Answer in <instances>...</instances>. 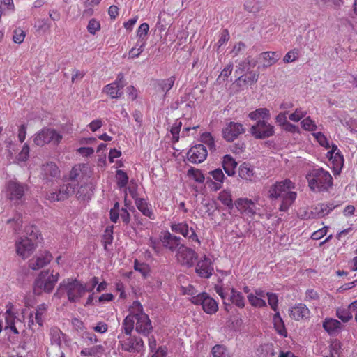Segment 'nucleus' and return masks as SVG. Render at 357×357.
Returning <instances> with one entry per match:
<instances>
[{
    "label": "nucleus",
    "instance_id": "nucleus-22",
    "mask_svg": "<svg viewBox=\"0 0 357 357\" xmlns=\"http://www.w3.org/2000/svg\"><path fill=\"white\" fill-rule=\"evenodd\" d=\"M291 318L296 321L308 319L310 317V311L308 307L303 303H298L289 310Z\"/></svg>",
    "mask_w": 357,
    "mask_h": 357
},
{
    "label": "nucleus",
    "instance_id": "nucleus-40",
    "mask_svg": "<svg viewBox=\"0 0 357 357\" xmlns=\"http://www.w3.org/2000/svg\"><path fill=\"white\" fill-rule=\"evenodd\" d=\"M351 309L344 307H338L336 310V316L344 323L348 322L352 319Z\"/></svg>",
    "mask_w": 357,
    "mask_h": 357
},
{
    "label": "nucleus",
    "instance_id": "nucleus-54",
    "mask_svg": "<svg viewBox=\"0 0 357 357\" xmlns=\"http://www.w3.org/2000/svg\"><path fill=\"white\" fill-rule=\"evenodd\" d=\"M29 146L27 144H24L21 151L16 156V159L20 162H26L29 157Z\"/></svg>",
    "mask_w": 357,
    "mask_h": 357
},
{
    "label": "nucleus",
    "instance_id": "nucleus-34",
    "mask_svg": "<svg viewBox=\"0 0 357 357\" xmlns=\"http://www.w3.org/2000/svg\"><path fill=\"white\" fill-rule=\"evenodd\" d=\"M249 118L252 120H257L261 119L262 120H268L271 117V114L267 108H259L248 115Z\"/></svg>",
    "mask_w": 357,
    "mask_h": 357
},
{
    "label": "nucleus",
    "instance_id": "nucleus-19",
    "mask_svg": "<svg viewBox=\"0 0 357 357\" xmlns=\"http://www.w3.org/2000/svg\"><path fill=\"white\" fill-rule=\"evenodd\" d=\"M332 165L334 174H339L344 165V158L336 145H333L332 149L328 153Z\"/></svg>",
    "mask_w": 357,
    "mask_h": 357
},
{
    "label": "nucleus",
    "instance_id": "nucleus-52",
    "mask_svg": "<svg viewBox=\"0 0 357 357\" xmlns=\"http://www.w3.org/2000/svg\"><path fill=\"white\" fill-rule=\"evenodd\" d=\"M113 226L107 227L105 231V234L103 236V243L105 246V249H107V245H110L113 241Z\"/></svg>",
    "mask_w": 357,
    "mask_h": 357
},
{
    "label": "nucleus",
    "instance_id": "nucleus-27",
    "mask_svg": "<svg viewBox=\"0 0 357 357\" xmlns=\"http://www.w3.org/2000/svg\"><path fill=\"white\" fill-rule=\"evenodd\" d=\"M135 205L138 210L141 211L144 215L149 217L151 220L155 219L151 206L145 199L142 198L136 199Z\"/></svg>",
    "mask_w": 357,
    "mask_h": 357
},
{
    "label": "nucleus",
    "instance_id": "nucleus-20",
    "mask_svg": "<svg viewBox=\"0 0 357 357\" xmlns=\"http://www.w3.org/2000/svg\"><path fill=\"white\" fill-rule=\"evenodd\" d=\"M50 252L45 251L41 252L29 261V267L32 270H38L47 265L52 260Z\"/></svg>",
    "mask_w": 357,
    "mask_h": 357
},
{
    "label": "nucleus",
    "instance_id": "nucleus-23",
    "mask_svg": "<svg viewBox=\"0 0 357 357\" xmlns=\"http://www.w3.org/2000/svg\"><path fill=\"white\" fill-rule=\"evenodd\" d=\"M135 330L138 333L148 336L152 331L153 327L151 320L146 314H141L139 318L135 319Z\"/></svg>",
    "mask_w": 357,
    "mask_h": 357
},
{
    "label": "nucleus",
    "instance_id": "nucleus-45",
    "mask_svg": "<svg viewBox=\"0 0 357 357\" xmlns=\"http://www.w3.org/2000/svg\"><path fill=\"white\" fill-rule=\"evenodd\" d=\"M248 300L254 307H263L266 306V303L264 299L255 296L252 293L248 295Z\"/></svg>",
    "mask_w": 357,
    "mask_h": 357
},
{
    "label": "nucleus",
    "instance_id": "nucleus-14",
    "mask_svg": "<svg viewBox=\"0 0 357 357\" xmlns=\"http://www.w3.org/2000/svg\"><path fill=\"white\" fill-rule=\"evenodd\" d=\"M26 185L15 181H9L6 184V196L12 201L20 200L24 195Z\"/></svg>",
    "mask_w": 357,
    "mask_h": 357
},
{
    "label": "nucleus",
    "instance_id": "nucleus-47",
    "mask_svg": "<svg viewBox=\"0 0 357 357\" xmlns=\"http://www.w3.org/2000/svg\"><path fill=\"white\" fill-rule=\"evenodd\" d=\"M249 204H251V199L248 198H239L234 202V206L241 213H245V209Z\"/></svg>",
    "mask_w": 357,
    "mask_h": 357
},
{
    "label": "nucleus",
    "instance_id": "nucleus-48",
    "mask_svg": "<svg viewBox=\"0 0 357 357\" xmlns=\"http://www.w3.org/2000/svg\"><path fill=\"white\" fill-rule=\"evenodd\" d=\"M245 9L252 13H256L259 11V3L257 0H247L244 4Z\"/></svg>",
    "mask_w": 357,
    "mask_h": 357
},
{
    "label": "nucleus",
    "instance_id": "nucleus-35",
    "mask_svg": "<svg viewBox=\"0 0 357 357\" xmlns=\"http://www.w3.org/2000/svg\"><path fill=\"white\" fill-rule=\"evenodd\" d=\"M273 324L278 333L284 337H287V333L284 324L278 312H277L273 317Z\"/></svg>",
    "mask_w": 357,
    "mask_h": 357
},
{
    "label": "nucleus",
    "instance_id": "nucleus-59",
    "mask_svg": "<svg viewBox=\"0 0 357 357\" xmlns=\"http://www.w3.org/2000/svg\"><path fill=\"white\" fill-rule=\"evenodd\" d=\"M5 314L6 326L4 327V330H7L10 326L15 325V316L11 312L10 309L7 310Z\"/></svg>",
    "mask_w": 357,
    "mask_h": 357
},
{
    "label": "nucleus",
    "instance_id": "nucleus-43",
    "mask_svg": "<svg viewBox=\"0 0 357 357\" xmlns=\"http://www.w3.org/2000/svg\"><path fill=\"white\" fill-rule=\"evenodd\" d=\"M149 30V26L147 23H142L138 28L137 31V41H142L146 43L147 34Z\"/></svg>",
    "mask_w": 357,
    "mask_h": 357
},
{
    "label": "nucleus",
    "instance_id": "nucleus-50",
    "mask_svg": "<svg viewBox=\"0 0 357 357\" xmlns=\"http://www.w3.org/2000/svg\"><path fill=\"white\" fill-rule=\"evenodd\" d=\"M26 36V33L21 28H17L13 31V41L16 44L23 43Z\"/></svg>",
    "mask_w": 357,
    "mask_h": 357
},
{
    "label": "nucleus",
    "instance_id": "nucleus-13",
    "mask_svg": "<svg viewBox=\"0 0 357 357\" xmlns=\"http://www.w3.org/2000/svg\"><path fill=\"white\" fill-rule=\"evenodd\" d=\"M170 228L173 232L181 234L189 241H195L200 244V241L192 227H190L186 222L171 223Z\"/></svg>",
    "mask_w": 357,
    "mask_h": 357
},
{
    "label": "nucleus",
    "instance_id": "nucleus-51",
    "mask_svg": "<svg viewBox=\"0 0 357 357\" xmlns=\"http://www.w3.org/2000/svg\"><path fill=\"white\" fill-rule=\"evenodd\" d=\"M299 56V50L298 49H293L289 51L283 58V61L285 63H289L295 61Z\"/></svg>",
    "mask_w": 357,
    "mask_h": 357
},
{
    "label": "nucleus",
    "instance_id": "nucleus-5",
    "mask_svg": "<svg viewBox=\"0 0 357 357\" xmlns=\"http://www.w3.org/2000/svg\"><path fill=\"white\" fill-rule=\"evenodd\" d=\"M214 289L225 306L229 305L231 302L239 308L245 307V298L242 294L234 288L230 289L229 285L225 286L221 280H218V283L215 285ZM225 308L228 310L227 307Z\"/></svg>",
    "mask_w": 357,
    "mask_h": 357
},
{
    "label": "nucleus",
    "instance_id": "nucleus-57",
    "mask_svg": "<svg viewBox=\"0 0 357 357\" xmlns=\"http://www.w3.org/2000/svg\"><path fill=\"white\" fill-rule=\"evenodd\" d=\"M182 126V123L179 120H176L173 124L170 132L173 136L174 142H178L179 139V132Z\"/></svg>",
    "mask_w": 357,
    "mask_h": 357
},
{
    "label": "nucleus",
    "instance_id": "nucleus-7",
    "mask_svg": "<svg viewBox=\"0 0 357 357\" xmlns=\"http://www.w3.org/2000/svg\"><path fill=\"white\" fill-rule=\"evenodd\" d=\"M59 288L66 291L70 302L77 301L84 294V284L76 279L63 280L60 283Z\"/></svg>",
    "mask_w": 357,
    "mask_h": 357
},
{
    "label": "nucleus",
    "instance_id": "nucleus-6",
    "mask_svg": "<svg viewBox=\"0 0 357 357\" xmlns=\"http://www.w3.org/2000/svg\"><path fill=\"white\" fill-rule=\"evenodd\" d=\"M33 141L35 145L43 146L47 144L58 145L62 140L63 136L55 129L43 128L33 136Z\"/></svg>",
    "mask_w": 357,
    "mask_h": 357
},
{
    "label": "nucleus",
    "instance_id": "nucleus-58",
    "mask_svg": "<svg viewBox=\"0 0 357 357\" xmlns=\"http://www.w3.org/2000/svg\"><path fill=\"white\" fill-rule=\"evenodd\" d=\"M306 114V111L303 110L301 108H297L295 109L294 113L289 116V119L292 121L298 122Z\"/></svg>",
    "mask_w": 357,
    "mask_h": 357
},
{
    "label": "nucleus",
    "instance_id": "nucleus-2",
    "mask_svg": "<svg viewBox=\"0 0 357 357\" xmlns=\"http://www.w3.org/2000/svg\"><path fill=\"white\" fill-rule=\"evenodd\" d=\"M308 186L314 192L328 191L333 185L331 174L321 167L312 169L306 176Z\"/></svg>",
    "mask_w": 357,
    "mask_h": 357
},
{
    "label": "nucleus",
    "instance_id": "nucleus-38",
    "mask_svg": "<svg viewBox=\"0 0 357 357\" xmlns=\"http://www.w3.org/2000/svg\"><path fill=\"white\" fill-rule=\"evenodd\" d=\"M130 313L128 316H131V318L136 319L139 318L141 314H145L143 311V307L138 301H135L129 308Z\"/></svg>",
    "mask_w": 357,
    "mask_h": 357
},
{
    "label": "nucleus",
    "instance_id": "nucleus-42",
    "mask_svg": "<svg viewBox=\"0 0 357 357\" xmlns=\"http://www.w3.org/2000/svg\"><path fill=\"white\" fill-rule=\"evenodd\" d=\"M135 319L131 316H126L122 323V330L125 335H130L134 328Z\"/></svg>",
    "mask_w": 357,
    "mask_h": 357
},
{
    "label": "nucleus",
    "instance_id": "nucleus-53",
    "mask_svg": "<svg viewBox=\"0 0 357 357\" xmlns=\"http://www.w3.org/2000/svg\"><path fill=\"white\" fill-rule=\"evenodd\" d=\"M302 128L307 131H314L317 130V125L314 121H312L310 116L305 118L301 121Z\"/></svg>",
    "mask_w": 357,
    "mask_h": 357
},
{
    "label": "nucleus",
    "instance_id": "nucleus-24",
    "mask_svg": "<svg viewBox=\"0 0 357 357\" xmlns=\"http://www.w3.org/2000/svg\"><path fill=\"white\" fill-rule=\"evenodd\" d=\"M175 80L176 77L174 76L157 80L155 85L156 91L166 94L173 87Z\"/></svg>",
    "mask_w": 357,
    "mask_h": 357
},
{
    "label": "nucleus",
    "instance_id": "nucleus-10",
    "mask_svg": "<svg viewBox=\"0 0 357 357\" xmlns=\"http://www.w3.org/2000/svg\"><path fill=\"white\" fill-rule=\"evenodd\" d=\"M118 339L122 349L126 351L139 353L144 350V342L141 337L136 336L126 337L124 335L119 334Z\"/></svg>",
    "mask_w": 357,
    "mask_h": 357
},
{
    "label": "nucleus",
    "instance_id": "nucleus-28",
    "mask_svg": "<svg viewBox=\"0 0 357 357\" xmlns=\"http://www.w3.org/2000/svg\"><path fill=\"white\" fill-rule=\"evenodd\" d=\"M237 167V162L235 160L229 155H225L222 160V167L225 173L229 176H234L236 173V168Z\"/></svg>",
    "mask_w": 357,
    "mask_h": 357
},
{
    "label": "nucleus",
    "instance_id": "nucleus-36",
    "mask_svg": "<svg viewBox=\"0 0 357 357\" xmlns=\"http://www.w3.org/2000/svg\"><path fill=\"white\" fill-rule=\"evenodd\" d=\"M146 43L142 41H137L135 45L128 52V59H133L137 58L144 50Z\"/></svg>",
    "mask_w": 357,
    "mask_h": 357
},
{
    "label": "nucleus",
    "instance_id": "nucleus-32",
    "mask_svg": "<svg viewBox=\"0 0 357 357\" xmlns=\"http://www.w3.org/2000/svg\"><path fill=\"white\" fill-rule=\"evenodd\" d=\"M239 176L245 180L251 181L254 176V169L248 163H243L238 170Z\"/></svg>",
    "mask_w": 357,
    "mask_h": 357
},
{
    "label": "nucleus",
    "instance_id": "nucleus-29",
    "mask_svg": "<svg viewBox=\"0 0 357 357\" xmlns=\"http://www.w3.org/2000/svg\"><path fill=\"white\" fill-rule=\"evenodd\" d=\"M256 64L257 61L252 59L250 56H248L236 66L235 73L243 74L245 71H248L250 68H254Z\"/></svg>",
    "mask_w": 357,
    "mask_h": 357
},
{
    "label": "nucleus",
    "instance_id": "nucleus-16",
    "mask_svg": "<svg viewBox=\"0 0 357 357\" xmlns=\"http://www.w3.org/2000/svg\"><path fill=\"white\" fill-rule=\"evenodd\" d=\"M123 75L122 73L118 75L116 80L105 86L103 91L112 98H118L123 94L122 89L124 87Z\"/></svg>",
    "mask_w": 357,
    "mask_h": 357
},
{
    "label": "nucleus",
    "instance_id": "nucleus-62",
    "mask_svg": "<svg viewBox=\"0 0 357 357\" xmlns=\"http://www.w3.org/2000/svg\"><path fill=\"white\" fill-rule=\"evenodd\" d=\"M312 135L321 146H325L326 148L329 147L328 140L323 133L319 132H314Z\"/></svg>",
    "mask_w": 357,
    "mask_h": 357
},
{
    "label": "nucleus",
    "instance_id": "nucleus-44",
    "mask_svg": "<svg viewBox=\"0 0 357 357\" xmlns=\"http://www.w3.org/2000/svg\"><path fill=\"white\" fill-rule=\"evenodd\" d=\"M201 142L203 144H205L211 151H213L215 150L214 139L211 133H209V132L203 133L201 136Z\"/></svg>",
    "mask_w": 357,
    "mask_h": 357
},
{
    "label": "nucleus",
    "instance_id": "nucleus-39",
    "mask_svg": "<svg viewBox=\"0 0 357 357\" xmlns=\"http://www.w3.org/2000/svg\"><path fill=\"white\" fill-rule=\"evenodd\" d=\"M47 310V305L45 303L37 306L35 314V319L39 326H42L44 320V315Z\"/></svg>",
    "mask_w": 357,
    "mask_h": 357
},
{
    "label": "nucleus",
    "instance_id": "nucleus-26",
    "mask_svg": "<svg viewBox=\"0 0 357 357\" xmlns=\"http://www.w3.org/2000/svg\"><path fill=\"white\" fill-rule=\"evenodd\" d=\"M43 175L45 179L50 180V178L59 176L60 171L57 165L54 162H48L43 166Z\"/></svg>",
    "mask_w": 357,
    "mask_h": 357
},
{
    "label": "nucleus",
    "instance_id": "nucleus-33",
    "mask_svg": "<svg viewBox=\"0 0 357 357\" xmlns=\"http://www.w3.org/2000/svg\"><path fill=\"white\" fill-rule=\"evenodd\" d=\"M261 56L264 61V66L265 67L274 65L280 59V55L275 52H264L261 54Z\"/></svg>",
    "mask_w": 357,
    "mask_h": 357
},
{
    "label": "nucleus",
    "instance_id": "nucleus-3",
    "mask_svg": "<svg viewBox=\"0 0 357 357\" xmlns=\"http://www.w3.org/2000/svg\"><path fill=\"white\" fill-rule=\"evenodd\" d=\"M26 236L20 237L15 242L17 255L23 259L30 257L36 249V240L38 238V230L33 226L26 228Z\"/></svg>",
    "mask_w": 357,
    "mask_h": 357
},
{
    "label": "nucleus",
    "instance_id": "nucleus-37",
    "mask_svg": "<svg viewBox=\"0 0 357 357\" xmlns=\"http://www.w3.org/2000/svg\"><path fill=\"white\" fill-rule=\"evenodd\" d=\"M259 78V73L253 71L248 72L246 76L241 75L236 81L239 82H243L245 84L252 85L255 84Z\"/></svg>",
    "mask_w": 357,
    "mask_h": 357
},
{
    "label": "nucleus",
    "instance_id": "nucleus-63",
    "mask_svg": "<svg viewBox=\"0 0 357 357\" xmlns=\"http://www.w3.org/2000/svg\"><path fill=\"white\" fill-rule=\"evenodd\" d=\"M99 283V280L97 277H93L89 282L84 285V292H91L95 287Z\"/></svg>",
    "mask_w": 357,
    "mask_h": 357
},
{
    "label": "nucleus",
    "instance_id": "nucleus-12",
    "mask_svg": "<svg viewBox=\"0 0 357 357\" xmlns=\"http://www.w3.org/2000/svg\"><path fill=\"white\" fill-rule=\"evenodd\" d=\"M78 185L76 183H68L61 185L58 190L51 191L47 193L46 199L49 201L60 202L68 199L72 195Z\"/></svg>",
    "mask_w": 357,
    "mask_h": 357
},
{
    "label": "nucleus",
    "instance_id": "nucleus-49",
    "mask_svg": "<svg viewBox=\"0 0 357 357\" xmlns=\"http://www.w3.org/2000/svg\"><path fill=\"white\" fill-rule=\"evenodd\" d=\"M116 179L118 187L121 188L127 185L128 181V176L125 172L119 169L116 171Z\"/></svg>",
    "mask_w": 357,
    "mask_h": 357
},
{
    "label": "nucleus",
    "instance_id": "nucleus-8",
    "mask_svg": "<svg viewBox=\"0 0 357 357\" xmlns=\"http://www.w3.org/2000/svg\"><path fill=\"white\" fill-rule=\"evenodd\" d=\"M191 302L197 305H202L203 310L208 314H215L218 310V305L215 299L206 293H200L192 296Z\"/></svg>",
    "mask_w": 357,
    "mask_h": 357
},
{
    "label": "nucleus",
    "instance_id": "nucleus-15",
    "mask_svg": "<svg viewBox=\"0 0 357 357\" xmlns=\"http://www.w3.org/2000/svg\"><path fill=\"white\" fill-rule=\"evenodd\" d=\"M245 132L243 126L239 123L230 122L222 130V135L227 142H232Z\"/></svg>",
    "mask_w": 357,
    "mask_h": 357
},
{
    "label": "nucleus",
    "instance_id": "nucleus-46",
    "mask_svg": "<svg viewBox=\"0 0 357 357\" xmlns=\"http://www.w3.org/2000/svg\"><path fill=\"white\" fill-rule=\"evenodd\" d=\"M331 211V208L328 207V206L326 204H321L314 207L313 213H314L317 217H324L329 213Z\"/></svg>",
    "mask_w": 357,
    "mask_h": 357
},
{
    "label": "nucleus",
    "instance_id": "nucleus-30",
    "mask_svg": "<svg viewBox=\"0 0 357 357\" xmlns=\"http://www.w3.org/2000/svg\"><path fill=\"white\" fill-rule=\"evenodd\" d=\"M86 167L85 165L78 164L72 168L69 174V178L71 181V183H76L78 184L77 182L82 179V174Z\"/></svg>",
    "mask_w": 357,
    "mask_h": 357
},
{
    "label": "nucleus",
    "instance_id": "nucleus-31",
    "mask_svg": "<svg viewBox=\"0 0 357 357\" xmlns=\"http://www.w3.org/2000/svg\"><path fill=\"white\" fill-rule=\"evenodd\" d=\"M218 199L223 205L227 206L228 209L231 210L234 208V204L233 203L232 195L229 190H222L219 193Z\"/></svg>",
    "mask_w": 357,
    "mask_h": 357
},
{
    "label": "nucleus",
    "instance_id": "nucleus-21",
    "mask_svg": "<svg viewBox=\"0 0 357 357\" xmlns=\"http://www.w3.org/2000/svg\"><path fill=\"white\" fill-rule=\"evenodd\" d=\"M213 265L211 260L204 256L203 259H200L196 266L195 271L202 278H208L213 272Z\"/></svg>",
    "mask_w": 357,
    "mask_h": 357
},
{
    "label": "nucleus",
    "instance_id": "nucleus-61",
    "mask_svg": "<svg viewBox=\"0 0 357 357\" xmlns=\"http://www.w3.org/2000/svg\"><path fill=\"white\" fill-rule=\"evenodd\" d=\"M266 295L268 296V303L269 305L272 310L277 312L278 303V296L273 293H267Z\"/></svg>",
    "mask_w": 357,
    "mask_h": 357
},
{
    "label": "nucleus",
    "instance_id": "nucleus-17",
    "mask_svg": "<svg viewBox=\"0 0 357 357\" xmlns=\"http://www.w3.org/2000/svg\"><path fill=\"white\" fill-rule=\"evenodd\" d=\"M162 245L171 252H177L179 248L183 244L181 243V238L172 234L169 231H165L160 237Z\"/></svg>",
    "mask_w": 357,
    "mask_h": 357
},
{
    "label": "nucleus",
    "instance_id": "nucleus-4",
    "mask_svg": "<svg viewBox=\"0 0 357 357\" xmlns=\"http://www.w3.org/2000/svg\"><path fill=\"white\" fill-rule=\"evenodd\" d=\"M60 275L54 270L47 269L41 271L33 284L35 294L40 295L43 292L50 293L59 279Z\"/></svg>",
    "mask_w": 357,
    "mask_h": 357
},
{
    "label": "nucleus",
    "instance_id": "nucleus-11",
    "mask_svg": "<svg viewBox=\"0 0 357 357\" xmlns=\"http://www.w3.org/2000/svg\"><path fill=\"white\" fill-rule=\"evenodd\" d=\"M267 121L259 120L250 128V132L255 139H266L274 135V126Z\"/></svg>",
    "mask_w": 357,
    "mask_h": 357
},
{
    "label": "nucleus",
    "instance_id": "nucleus-9",
    "mask_svg": "<svg viewBox=\"0 0 357 357\" xmlns=\"http://www.w3.org/2000/svg\"><path fill=\"white\" fill-rule=\"evenodd\" d=\"M175 258L180 265L189 268L195 264L198 255L194 250L183 244L176 252Z\"/></svg>",
    "mask_w": 357,
    "mask_h": 357
},
{
    "label": "nucleus",
    "instance_id": "nucleus-64",
    "mask_svg": "<svg viewBox=\"0 0 357 357\" xmlns=\"http://www.w3.org/2000/svg\"><path fill=\"white\" fill-rule=\"evenodd\" d=\"M209 174L212 176L213 178L215 181H219L223 183L225 175L220 169H216L215 170L211 171Z\"/></svg>",
    "mask_w": 357,
    "mask_h": 357
},
{
    "label": "nucleus",
    "instance_id": "nucleus-18",
    "mask_svg": "<svg viewBox=\"0 0 357 357\" xmlns=\"http://www.w3.org/2000/svg\"><path fill=\"white\" fill-rule=\"evenodd\" d=\"M188 159L192 163H200L207 157V150L204 144H197L188 151Z\"/></svg>",
    "mask_w": 357,
    "mask_h": 357
},
{
    "label": "nucleus",
    "instance_id": "nucleus-55",
    "mask_svg": "<svg viewBox=\"0 0 357 357\" xmlns=\"http://www.w3.org/2000/svg\"><path fill=\"white\" fill-rule=\"evenodd\" d=\"M100 29V24L96 19H91L87 25V31L92 35H95Z\"/></svg>",
    "mask_w": 357,
    "mask_h": 357
},
{
    "label": "nucleus",
    "instance_id": "nucleus-25",
    "mask_svg": "<svg viewBox=\"0 0 357 357\" xmlns=\"http://www.w3.org/2000/svg\"><path fill=\"white\" fill-rule=\"evenodd\" d=\"M323 328L330 335H333L342 328V324L337 319L333 318H326L323 321Z\"/></svg>",
    "mask_w": 357,
    "mask_h": 357
},
{
    "label": "nucleus",
    "instance_id": "nucleus-60",
    "mask_svg": "<svg viewBox=\"0 0 357 357\" xmlns=\"http://www.w3.org/2000/svg\"><path fill=\"white\" fill-rule=\"evenodd\" d=\"M232 70H233V63L231 62H230L221 71L220 75H219V77L218 78V80H220L222 78L223 81H225L231 74Z\"/></svg>",
    "mask_w": 357,
    "mask_h": 357
},
{
    "label": "nucleus",
    "instance_id": "nucleus-41",
    "mask_svg": "<svg viewBox=\"0 0 357 357\" xmlns=\"http://www.w3.org/2000/svg\"><path fill=\"white\" fill-rule=\"evenodd\" d=\"M213 357H231L228 349L222 344L215 345L211 350Z\"/></svg>",
    "mask_w": 357,
    "mask_h": 357
},
{
    "label": "nucleus",
    "instance_id": "nucleus-56",
    "mask_svg": "<svg viewBox=\"0 0 357 357\" xmlns=\"http://www.w3.org/2000/svg\"><path fill=\"white\" fill-rule=\"evenodd\" d=\"M34 27L37 31L44 33L50 29V25L46 20L38 19L36 21Z\"/></svg>",
    "mask_w": 357,
    "mask_h": 357
},
{
    "label": "nucleus",
    "instance_id": "nucleus-1",
    "mask_svg": "<svg viewBox=\"0 0 357 357\" xmlns=\"http://www.w3.org/2000/svg\"><path fill=\"white\" fill-rule=\"evenodd\" d=\"M295 188V184L289 179L278 181L273 184L269 190V197L271 199L281 198L280 211H287L296 199L297 194L292 191Z\"/></svg>",
    "mask_w": 357,
    "mask_h": 357
}]
</instances>
